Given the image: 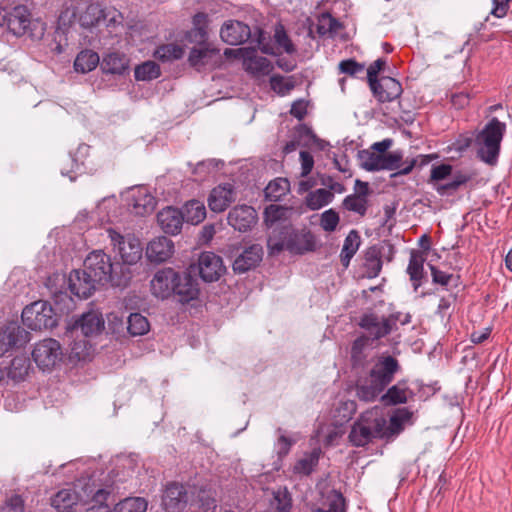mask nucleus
Here are the masks:
<instances>
[{
    "instance_id": "b1692460",
    "label": "nucleus",
    "mask_w": 512,
    "mask_h": 512,
    "mask_svg": "<svg viewBox=\"0 0 512 512\" xmlns=\"http://www.w3.org/2000/svg\"><path fill=\"white\" fill-rule=\"evenodd\" d=\"M199 43L200 46L194 47L190 51L188 57L190 65L196 68L215 65L220 58L219 50L206 43L205 40Z\"/></svg>"
},
{
    "instance_id": "4d7b16f0",
    "label": "nucleus",
    "mask_w": 512,
    "mask_h": 512,
    "mask_svg": "<svg viewBox=\"0 0 512 512\" xmlns=\"http://www.w3.org/2000/svg\"><path fill=\"white\" fill-rule=\"evenodd\" d=\"M271 506L277 512H288L291 507V500L286 489H279L273 492Z\"/></svg>"
},
{
    "instance_id": "dca6fc26",
    "label": "nucleus",
    "mask_w": 512,
    "mask_h": 512,
    "mask_svg": "<svg viewBox=\"0 0 512 512\" xmlns=\"http://www.w3.org/2000/svg\"><path fill=\"white\" fill-rule=\"evenodd\" d=\"M105 327V321L99 310L91 309L78 317L73 325L72 332L80 331L84 337H94L99 335Z\"/></svg>"
},
{
    "instance_id": "338daca9",
    "label": "nucleus",
    "mask_w": 512,
    "mask_h": 512,
    "mask_svg": "<svg viewBox=\"0 0 512 512\" xmlns=\"http://www.w3.org/2000/svg\"><path fill=\"white\" fill-rule=\"evenodd\" d=\"M294 442H295L294 439L288 438L284 434H280L277 439V442L275 444V449L277 451V454L279 456L286 455L289 452V450Z\"/></svg>"
},
{
    "instance_id": "cd10ccee",
    "label": "nucleus",
    "mask_w": 512,
    "mask_h": 512,
    "mask_svg": "<svg viewBox=\"0 0 512 512\" xmlns=\"http://www.w3.org/2000/svg\"><path fill=\"white\" fill-rule=\"evenodd\" d=\"M356 186V193L347 196L343 201V205L347 210L364 216L368 207V184L357 180Z\"/></svg>"
},
{
    "instance_id": "2eb2a0df",
    "label": "nucleus",
    "mask_w": 512,
    "mask_h": 512,
    "mask_svg": "<svg viewBox=\"0 0 512 512\" xmlns=\"http://www.w3.org/2000/svg\"><path fill=\"white\" fill-rule=\"evenodd\" d=\"M29 340V333L16 322L0 327V356L12 348L25 345Z\"/></svg>"
},
{
    "instance_id": "864d4df0",
    "label": "nucleus",
    "mask_w": 512,
    "mask_h": 512,
    "mask_svg": "<svg viewBox=\"0 0 512 512\" xmlns=\"http://www.w3.org/2000/svg\"><path fill=\"white\" fill-rule=\"evenodd\" d=\"M108 495L109 492L105 489H97L89 505L84 508L83 512H111L108 505L105 504Z\"/></svg>"
},
{
    "instance_id": "72a5a7b5",
    "label": "nucleus",
    "mask_w": 512,
    "mask_h": 512,
    "mask_svg": "<svg viewBox=\"0 0 512 512\" xmlns=\"http://www.w3.org/2000/svg\"><path fill=\"white\" fill-rule=\"evenodd\" d=\"M360 325L375 339L381 338L390 332L389 322L372 314L365 315L361 319Z\"/></svg>"
},
{
    "instance_id": "aec40b11",
    "label": "nucleus",
    "mask_w": 512,
    "mask_h": 512,
    "mask_svg": "<svg viewBox=\"0 0 512 512\" xmlns=\"http://www.w3.org/2000/svg\"><path fill=\"white\" fill-rule=\"evenodd\" d=\"M188 504V495L184 486L176 483L166 487L162 506L166 512H183Z\"/></svg>"
},
{
    "instance_id": "e433bc0d",
    "label": "nucleus",
    "mask_w": 512,
    "mask_h": 512,
    "mask_svg": "<svg viewBox=\"0 0 512 512\" xmlns=\"http://www.w3.org/2000/svg\"><path fill=\"white\" fill-rule=\"evenodd\" d=\"M186 222L193 225L199 224L206 217V208L203 202L199 200H190L185 203L182 209Z\"/></svg>"
},
{
    "instance_id": "a878e982",
    "label": "nucleus",
    "mask_w": 512,
    "mask_h": 512,
    "mask_svg": "<svg viewBox=\"0 0 512 512\" xmlns=\"http://www.w3.org/2000/svg\"><path fill=\"white\" fill-rule=\"evenodd\" d=\"M369 85L380 102L393 101L402 93L401 84L391 77H382L378 81Z\"/></svg>"
},
{
    "instance_id": "393cba45",
    "label": "nucleus",
    "mask_w": 512,
    "mask_h": 512,
    "mask_svg": "<svg viewBox=\"0 0 512 512\" xmlns=\"http://www.w3.org/2000/svg\"><path fill=\"white\" fill-rule=\"evenodd\" d=\"M185 220L183 212L177 208L168 206L157 214V221L161 229L171 235H177Z\"/></svg>"
},
{
    "instance_id": "f257e3e1",
    "label": "nucleus",
    "mask_w": 512,
    "mask_h": 512,
    "mask_svg": "<svg viewBox=\"0 0 512 512\" xmlns=\"http://www.w3.org/2000/svg\"><path fill=\"white\" fill-rule=\"evenodd\" d=\"M397 369L398 363L393 357H381L372 368L368 379L358 386V397L366 402L375 400L392 381Z\"/></svg>"
},
{
    "instance_id": "8fccbe9b",
    "label": "nucleus",
    "mask_w": 512,
    "mask_h": 512,
    "mask_svg": "<svg viewBox=\"0 0 512 512\" xmlns=\"http://www.w3.org/2000/svg\"><path fill=\"white\" fill-rule=\"evenodd\" d=\"M127 328L132 336H142L149 331L150 325L146 317L140 313H132L128 317Z\"/></svg>"
},
{
    "instance_id": "e2e57ef3",
    "label": "nucleus",
    "mask_w": 512,
    "mask_h": 512,
    "mask_svg": "<svg viewBox=\"0 0 512 512\" xmlns=\"http://www.w3.org/2000/svg\"><path fill=\"white\" fill-rule=\"evenodd\" d=\"M339 222L338 214L332 209L325 211L321 215V227L325 231H333L337 227Z\"/></svg>"
},
{
    "instance_id": "c9c22d12",
    "label": "nucleus",
    "mask_w": 512,
    "mask_h": 512,
    "mask_svg": "<svg viewBox=\"0 0 512 512\" xmlns=\"http://www.w3.org/2000/svg\"><path fill=\"white\" fill-rule=\"evenodd\" d=\"M59 282L64 284L65 283V276L57 274L53 278H50L48 280V287L51 290V293L54 295V301L57 306V308L61 311H69L73 307V300L72 298L66 293L62 291H58L57 289L53 288L54 283Z\"/></svg>"
},
{
    "instance_id": "4c0bfd02",
    "label": "nucleus",
    "mask_w": 512,
    "mask_h": 512,
    "mask_svg": "<svg viewBox=\"0 0 512 512\" xmlns=\"http://www.w3.org/2000/svg\"><path fill=\"white\" fill-rule=\"evenodd\" d=\"M99 60V56L96 52L83 50L77 55L74 61V68L77 72L83 74L88 73L97 67Z\"/></svg>"
},
{
    "instance_id": "13d9d810",
    "label": "nucleus",
    "mask_w": 512,
    "mask_h": 512,
    "mask_svg": "<svg viewBox=\"0 0 512 512\" xmlns=\"http://www.w3.org/2000/svg\"><path fill=\"white\" fill-rule=\"evenodd\" d=\"M270 84L271 88L280 95H286L294 88V81L290 77L273 76Z\"/></svg>"
},
{
    "instance_id": "7c9ffc66",
    "label": "nucleus",
    "mask_w": 512,
    "mask_h": 512,
    "mask_svg": "<svg viewBox=\"0 0 512 512\" xmlns=\"http://www.w3.org/2000/svg\"><path fill=\"white\" fill-rule=\"evenodd\" d=\"M273 38L276 43V48L259 42L260 49L263 53L276 54L278 51H284L288 54H291L295 51L294 45L292 44L282 24H277L275 26Z\"/></svg>"
},
{
    "instance_id": "680f3d73",
    "label": "nucleus",
    "mask_w": 512,
    "mask_h": 512,
    "mask_svg": "<svg viewBox=\"0 0 512 512\" xmlns=\"http://www.w3.org/2000/svg\"><path fill=\"white\" fill-rule=\"evenodd\" d=\"M366 275L369 278L377 277L382 268V262L376 255H368L365 261Z\"/></svg>"
},
{
    "instance_id": "5fc2aeb1",
    "label": "nucleus",
    "mask_w": 512,
    "mask_h": 512,
    "mask_svg": "<svg viewBox=\"0 0 512 512\" xmlns=\"http://www.w3.org/2000/svg\"><path fill=\"white\" fill-rule=\"evenodd\" d=\"M206 23V14L198 13L194 16L193 24L195 27L188 34L190 41L203 42L204 40H206Z\"/></svg>"
},
{
    "instance_id": "de8ad7c7",
    "label": "nucleus",
    "mask_w": 512,
    "mask_h": 512,
    "mask_svg": "<svg viewBox=\"0 0 512 512\" xmlns=\"http://www.w3.org/2000/svg\"><path fill=\"white\" fill-rule=\"evenodd\" d=\"M320 455L319 449H314L310 454L299 459L294 465V473L299 475H308L316 466Z\"/></svg>"
},
{
    "instance_id": "f3484780",
    "label": "nucleus",
    "mask_w": 512,
    "mask_h": 512,
    "mask_svg": "<svg viewBox=\"0 0 512 512\" xmlns=\"http://www.w3.org/2000/svg\"><path fill=\"white\" fill-rule=\"evenodd\" d=\"M174 252V242L165 236H159L147 243L145 257L150 263L161 264L170 260Z\"/></svg>"
},
{
    "instance_id": "7ed1b4c3",
    "label": "nucleus",
    "mask_w": 512,
    "mask_h": 512,
    "mask_svg": "<svg viewBox=\"0 0 512 512\" xmlns=\"http://www.w3.org/2000/svg\"><path fill=\"white\" fill-rule=\"evenodd\" d=\"M267 246L271 254H276L286 249L294 254H302L313 249L312 235L305 231H296L291 227L283 230H274L268 237Z\"/></svg>"
},
{
    "instance_id": "69168bd1",
    "label": "nucleus",
    "mask_w": 512,
    "mask_h": 512,
    "mask_svg": "<svg viewBox=\"0 0 512 512\" xmlns=\"http://www.w3.org/2000/svg\"><path fill=\"white\" fill-rule=\"evenodd\" d=\"M3 512H23L24 502L19 495L11 496L2 508Z\"/></svg>"
},
{
    "instance_id": "603ef678",
    "label": "nucleus",
    "mask_w": 512,
    "mask_h": 512,
    "mask_svg": "<svg viewBox=\"0 0 512 512\" xmlns=\"http://www.w3.org/2000/svg\"><path fill=\"white\" fill-rule=\"evenodd\" d=\"M408 391L404 384H396L382 395L381 400L386 404H400L407 401Z\"/></svg>"
},
{
    "instance_id": "f704fd0d",
    "label": "nucleus",
    "mask_w": 512,
    "mask_h": 512,
    "mask_svg": "<svg viewBox=\"0 0 512 512\" xmlns=\"http://www.w3.org/2000/svg\"><path fill=\"white\" fill-rule=\"evenodd\" d=\"M129 61L125 55L110 53L104 57L101 69L107 74H123L128 69Z\"/></svg>"
},
{
    "instance_id": "0eeeda50",
    "label": "nucleus",
    "mask_w": 512,
    "mask_h": 512,
    "mask_svg": "<svg viewBox=\"0 0 512 512\" xmlns=\"http://www.w3.org/2000/svg\"><path fill=\"white\" fill-rule=\"evenodd\" d=\"M22 321L31 330H43L56 326L57 317L51 304L40 300L23 309Z\"/></svg>"
},
{
    "instance_id": "f03ea898",
    "label": "nucleus",
    "mask_w": 512,
    "mask_h": 512,
    "mask_svg": "<svg viewBox=\"0 0 512 512\" xmlns=\"http://www.w3.org/2000/svg\"><path fill=\"white\" fill-rule=\"evenodd\" d=\"M384 412L380 407H373L365 411L359 420L352 426L349 440L354 446H364L374 438H384L385 429Z\"/></svg>"
},
{
    "instance_id": "052dcab7",
    "label": "nucleus",
    "mask_w": 512,
    "mask_h": 512,
    "mask_svg": "<svg viewBox=\"0 0 512 512\" xmlns=\"http://www.w3.org/2000/svg\"><path fill=\"white\" fill-rule=\"evenodd\" d=\"M123 16L120 11L114 7H103L102 21L107 26H116L121 24Z\"/></svg>"
},
{
    "instance_id": "4468645a",
    "label": "nucleus",
    "mask_w": 512,
    "mask_h": 512,
    "mask_svg": "<svg viewBox=\"0 0 512 512\" xmlns=\"http://www.w3.org/2000/svg\"><path fill=\"white\" fill-rule=\"evenodd\" d=\"M177 280L178 272L173 268H161L154 273L150 281V291L157 298L167 299L174 293Z\"/></svg>"
},
{
    "instance_id": "09e8293b",
    "label": "nucleus",
    "mask_w": 512,
    "mask_h": 512,
    "mask_svg": "<svg viewBox=\"0 0 512 512\" xmlns=\"http://www.w3.org/2000/svg\"><path fill=\"white\" fill-rule=\"evenodd\" d=\"M134 74L138 81H150L160 76V67L153 61H146L135 68Z\"/></svg>"
},
{
    "instance_id": "ddd939ff",
    "label": "nucleus",
    "mask_w": 512,
    "mask_h": 512,
    "mask_svg": "<svg viewBox=\"0 0 512 512\" xmlns=\"http://www.w3.org/2000/svg\"><path fill=\"white\" fill-rule=\"evenodd\" d=\"M224 54L227 57L242 59L244 68L256 76L267 75L272 69L268 59L258 55L254 48L226 49Z\"/></svg>"
},
{
    "instance_id": "37998d69",
    "label": "nucleus",
    "mask_w": 512,
    "mask_h": 512,
    "mask_svg": "<svg viewBox=\"0 0 512 512\" xmlns=\"http://www.w3.org/2000/svg\"><path fill=\"white\" fill-rule=\"evenodd\" d=\"M333 200V193L325 188L310 192L306 197V205L311 210H319Z\"/></svg>"
},
{
    "instance_id": "4be33fe9",
    "label": "nucleus",
    "mask_w": 512,
    "mask_h": 512,
    "mask_svg": "<svg viewBox=\"0 0 512 512\" xmlns=\"http://www.w3.org/2000/svg\"><path fill=\"white\" fill-rule=\"evenodd\" d=\"M98 284L87 271L74 270L68 278V286L72 294L79 298H88Z\"/></svg>"
},
{
    "instance_id": "58836bf2",
    "label": "nucleus",
    "mask_w": 512,
    "mask_h": 512,
    "mask_svg": "<svg viewBox=\"0 0 512 512\" xmlns=\"http://www.w3.org/2000/svg\"><path fill=\"white\" fill-rule=\"evenodd\" d=\"M344 499L336 490L323 495L321 507L314 512H345Z\"/></svg>"
},
{
    "instance_id": "a18cd8bd",
    "label": "nucleus",
    "mask_w": 512,
    "mask_h": 512,
    "mask_svg": "<svg viewBox=\"0 0 512 512\" xmlns=\"http://www.w3.org/2000/svg\"><path fill=\"white\" fill-rule=\"evenodd\" d=\"M424 257L420 252H412L410 256L407 273L410 279L414 282L415 288L419 286V280L423 276Z\"/></svg>"
},
{
    "instance_id": "a19ab883",
    "label": "nucleus",
    "mask_w": 512,
    "mask_h": 512,
    "mask_svg": "<svg viewBox=\"0 0 512 512\" xmlns=\"http://www.w3.org/2000/svg\"><path fill=\"white\" fill-rule=\"evenodd\" d=\"M360 245V237L355 230L349 232L345 238L340 254L341 262L344 267H348L351 258L355 255Z\"/></svg>"
},
{
    "instance_id": "423d86ee",
    "label": "nucleus",
    "mask_w": 512,
    "mask_h": 512,
    "mask_svg": "<svg viewBox=\"0 0 512 512\" xmlns=\"http://www.w3.org/2000/svg\"><path fill=\"white\" fill-rule=\"evenodd\" d=\"M7 26L17 36H29L32 39H40L45 33V24L32 19L26 6L18 5L8 12Z\"/></svg>"
},
{
    "instance_id": "bf43d9fd",
    "label": "nucleus",
    "mask_w": 512,
    "mask_h": 512,
    "mask_svg": "<svg viewBox=\"0 0 512 512\" xmlns=\"http://www.w3.org/2000/svg\"><path fill=\"white\" fill-rule=\"evenodd\" d=\"M341 434L342 432L337 427H334L333 429L323 427L317 431L318 441L324 442L326 445L333 444Z\"/></svg>"
},
{
    "instance_id": "6e6d98bb",
    "label": "nucleus",
    "mask_w": 512,
    "mask_h": 512,
    "mask_svg": "<svg viewBox=\"0 0 512 512\" xmlns=\"http://www.w3.org/2000/svg\"><path fill=\"white\" fill-rule=\"evenodd\" d=\"M339 27V22L328 13H323L318 18L317 30L321 35H332Z\"/></svg>"
},
{
    "instance_id": "5701e85b",
    "label": "nucleus",
    "mask_w": 512,
    "mask_h": 512,
    "mask_svg": "<svg viewBox=\"0 0 512 512\" xmlns=\"http://www.w3.org/2000/svg\"><path fill=\"white\" fill-rule=\"evenodd\" d=\"M251 31L246 24L228 20L224 22L220 29L221 39L229 45H239L250 37Z\"/></svg>"
},
{
    "instance_id": "412c9836",
    "label": "nucleus",
    "mask_w": 512,
    "mask_h": 512,
    "mask_svg": "<svg viewBox=\"0 0 512 512\" xmlns=\"http://www.w3.org/2000/svg\"><path fill=\"white\" fill-rule=\"evenodd\" d=\"M256 221L257 213L251 206H236L228 214L229 225L240 232H246L251 229L256 224Z\"/></svg>"
},
{
    "instance_id": "f8f14e48",
    "label": "nucleus",
    "mask_w": 512,
    "mask_h": 512,
    "mask_svg": "<svg viewBox=\"0 0 512 512\" xmlns=\"http://www.w3.org/2000/svg\"><path fill=\"white\" fill-rule=\"evenodd\" d=\"M401 160L402 154L399 152L383 154L370 149L359 152L360 165L367 171L399 169Z\"/></svg>"
},
{
    "instance_id": "ea45409f",
    "label": "nucleus",
    "mask_w": 512,
    "mask_h": 512,
    "mask_svg": "<svg viewBox=\"0 0 512 512\" xmlns=\"http://www.w3.org/2000/svg\"><path fill=\"white\" fill-rule=\"evenodd\" d=\"M290 190L289 181L286 178H276L269 182L265 188V197L270 201H279Z\"/></svg>"
},
{
    "instance_id": "2f4dec72",
    "label": "nucleus",
    "mask_w": 512,
    "mask_h": 512,
    "mask_svg": "<svg viewBox=\"0 0 512 512\" xmlns=\"http://www.w3.org/2000/svg\"><path fill=\"white\" fill-rule=\"evenodd\" d=\"M411 416V412L405 408L395 410L391 415L389 422H387L386 417L384 416L383 428L386 430L384 438L399 434L403 430L405 424L410 422Z\"/></svg>"
},
{
    "instance_id": "c85d7f7f",
    "label": "nucleus",
    "mask_w": 512,
    "mask_h": 512,
    "mask_svg": "<svg viewBox=\"0 0 512 512\" xmlns=\"http://www.w3.org/2000/svg\"><path fill=\"white\" fill-rule=\"evenodd\" d=\"M174 293L178 295L179 300L183 303L196 299L199 295L198 281L188 273L179 274L178 280L175 281Z\"/></svg>"
},
{
    "instance_id": "a211bd4d",
    "label": "nucleus",
    "mask_w": 512,
    "mask_h": 512,
    "mask_svg": "<svg viewBox=\"0 0 512 512\" xmlns=\"http://www.w3.org/2000/svg\"><path fill=\"white\" fill-rule=\"evenodd\" d=\"M198 270L206 282L217 281L226 271L222 258L213 252H203L198 258Z\"/></svg>"
},
{
    "instance_id": "0e129e2a",
    "label": "nucleus",
    "mask_w": 512,
    "mask_h": 512,
    "mask_svg": "<svg viewBox=\"0 0 512 512\" xmlns=\"http://www.w3.org/2000/svg\"><path fill=\"white\" fill-rule=\"evenodd\" d=\"M76 10L74 7H66L61 11L58 17V26L60 29L69 27L75 20Z\"/></svg>"
},
{
    "instance_id": "20e7f679",
    "label": "nucleus",
    "mask_w": 512,
    "mask_h": 512,
    "mask_svg": "<svg viewBox=\"0 0 512 512\" xmlns=\"http://www.w3.org/2000/svg\"><path fill=\"white\" fill-rule=\"evenodd\" d=\"M505 129L504 123L497 118H492L478 133L475 139V148L478 157L483 162L490 165L496 163Z\"/></svg>"
},
{
    "instance_id": "774afa93",
    "label": "nucleus",
    "mask_w": 512,
    "mask_h": 512,
    "mask_svg": "<svg viewBox=\"0 0 512 512\" xmlns=\"http://www.w3.org/2000/svg\"><path fill=\"white\" fill-rule=\"evenodd\" d=\"M339 69L342 73H346L349 75H355L358 72L363 71L364 66L357 63L354 60H345L340 62Z\"/></svg>"
},
{
    "instance_id": "6e6552de",
    "label": "nucleus",
    "mask_w": 512,
    "mask_h": 512,
    "mask_svg": "<svg viewBox=\"0 0 512 512\" xmlns=\"http://www.w3.org/2000/svg\"><path fill=\"white\" fill-rule=\"evenodd\" d=\"M107 233L114 251L123 263L134 265L141 259L143 249L137 237L131 234L123 236L113 229H108Z\"/></svg>"
},
{
    "instance_id": "473e14b6",
    "label": "nucleus",
    "mask_w": 512,
    "mask_h": 512,
    "mask_svg": "<svg viewBox=\"0 0 512 512\" xmlns=\"http://www.w3.org/2000/svg\"><path fill=\"white\" fill-rule=\"evenodd\" d=\"M30 366V361L26 356H16L6 368L7 379L15 383L25 380L30 371Z\"/></svg>"
},
{
    "instance_id": "9d476101",
    "label": "nucleus",
    "mask_w": 512,
    "mask_h": 512,
    "mask_svg": "<svg viewBox=\"0 0 512 512\" xmlns=\"http://www.w3.org/2000/svg\"><path fill=\"white\" fill-rule=\"evenodd\" d=\"M32 357L41 370H51L62 361L63 351L57 340L47 338L35 345Z\"/></svg>"
},
{
    "instance_id": "39448f33",
    "label": "nucleus",
    "mask_w": 512,
    "mask_h": 512,
    "mask_svg": "<svg viewBox=\"0 0 512 512\" xmlns=\"http://www.w3.org/2000/svg\"><path fill=\"white\" fill-rule=\"evenodd\" d=\"M98 488L94 484L79 481L73 489H63L52 498L58 512H83Z\"/></svg>"
},
{
    "instance_id": "3c124183",
    "label": "nucleus",
    "mask_w": 512,
    "mask_h": 512,
    "mask_svg": "<svg viewBox=\"0 0 512 512\" xmlns=\"http://www.w3.org/2000/svg\"><path fill=\"white\" fill-rule=\"evenodd\" d=\"M356 411V404L352 400L340 402L333 412L336 425L349 421Z\"/></svg>"
},
{
    "instance_id": "bb28decb",
    "label": "nucleus",
    "mask_w": 512,
    "mask_h": 512,
    "mask_svg": "<svg viewBox=\"0 0 512 512\" xmlns=\"http://www.w3.org/2000/svg\"><path fill=\"white\" fill-rule=\"evenodd\" d=\"M263 250L258 244H253L240 253L233 262V270L244 273L255 268L262 260Z\"/></svg>"
},
{
    "instance_id": "9b49d317",
    "label": "nucleus",
    "mask_w": 512,
    "mask_h": 512,
    "mask_svg": "<svg viewBox=\"0 0 512 512\" xmlns=\"http://www.w3.org/2000/svg\"><path fill=\"white\" fill-rule=\"evenodd\" d=\"M121 196L131 211L139 216L151 214L156 207L154 196L144 186L130 187L122 192Z\"/></svg>"
},
{
    "instance_id": "6ab92c4d",
    "label": "nucleus",
    "mask_w": 512,
    "mask_h": 512,
    "mask_svg": "<svg viewBox=\"0 0 512 512\" xmlns=\"http://www.w3.org/2000/svg\"><path fill=\"white\" fill-rule=\"evenodd\" d=\"M236 195L232 184H219L211 190L207 199L208 206L213 212H223L236 200Z\"/></svg>"
},
{
    "instance_id": "c756f323",
    "label": "nucleus",
    "mask_w": 512,
    "mask_h": 512,
    "mask_svg": "<svg viewBox=\"0 0 512 512\" xmlns=\"http://www.w3.org/2000/svg\"><path fill=\"white\" fill-rule=\"evenodd\" d=\"M292 214V208L270 205L265 209L264 221L269 228H272V232L274 230L281 231L285 227L282 226V224L287 221Z\"/></svg>"
},
{
    "instance_id": "49530a36",
    "label": "nucleus",
    "mask_w": 512,
    "mask_h": 512,
    "mask_svg": "<svg viewBox=\"0 0 512 512\" xmlns=\"http://www.w3.org/2000/svg\"><path fill=\"white\" fill-rule=\"evenodd\" d=\"M184 55V49L181 45L170 43L158 47L154 56L162 61H173L180 59Z\"/></svg>"
},
{
    "instance_id": "c03bdc74",
    "label": "nucleus",
    "mask_w": 512,
    "mask_h": 512,
    "mask_svg": "<svg viewBox=\"0 0 512 512\" xmlns=\"http://www.w3.org/2000/svg\"><path fill=\"white\" fill-rule=\"evenodd\" d=\"M103 7L98 3L90 4L80 16L83 27L90 28L102 22Z\"/></svg>"
},
{
    "instance_id": "79ce46f5",
    "label": "nucleus",
    "mask_w": 512,
    "mask_h": 512,
    "mask_svg": "<svg viewBox=\"0 0 512 512\" xmlns=\"http://www.w3.org/2000/svg\"><path fill=\"white\" fill-rule=\"evenodd\" d=\"M87 337L74 340L70 347V358L77 361H86L94 354V347Z\"/></svg>"
},
{
    "instance_id": "1a4fd4ad",
    "label": "nucleus",
    "mask_w": 512,
    "mask_h": 512,
    "mask_svg": "<svg viewBox=\"0 0 512 512\" xmlns=\"http://www.w3.org/2000/svg\"><path fill=\"white\" fill-rule=\"evenodd\" d=\"M84 266V271H87L88 275H91L98 284L113 282L118 285V283L114 281L113 264L111 259L109 255L103 251L97 250L91 252L86 257Z\"/></svg>"
}]
</instances>
